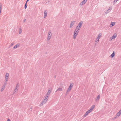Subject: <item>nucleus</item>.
<instances>
[{
	"label": "nucleus",
	"mask_w": 121,
	"mask_h": 121,
	"mask_svg": "<svg viewBox=\"0 0 121 121\" xmlns=\"http://www.w3.org/2000/svg\"><path fill=\"white\" fill-rule=\"evenodd\" d=\"M9 74L8 73H6L5 75V80L7 81L8 78Z\"/></svg>",
	"instance_id": "39448f33"
},
{
	"label": "nucleus",
	"mask_w": 121,
	"mask_h": 121,
	"mask_svg": "<svg viewBox=\"0 0 121 121\" xmlns=\"http://www.w3.org/2000/svg\"><path fill=\"white\" fill-rule=\"evenodd\" d=\"M7 121H11V120L9 119L8 118Z\"/></svg>",
	"instance_id": "2f4dec72"
},
{
	"label": "nucleus",
	"mask_w": 121,
	"mask_h": 121,
	"mask_svg": "<svg viewBox=\"0 0 121 121\" xmlns=\"http://www.w3.org/2000/svg\"><path fill=\"white\" fill-rule=\"evenodd\" d=\"M51 91H51V90L49 89L48 91L47 94V96H48L50 94Z\"/></svg>",
	"instance_id": "9b49d317"
},
{
	"label": "nucleus",
	"mask_w": 121,
	"mask_h": 121,
	"mask_svg": "<svg viewBox=\"0 0 121 121\" xmlns=\"http://www.w3.org/2000/svg\"><path fill=\"white\" fill-rule=\"evenodd\" d=\"M71 88H72L70 87H69L67 91L66 94H67L68 92H69L70 91Z\"/></svg>",
	"instance_id": "ddd939ff"
},
{
	"label": "nucleus",
	"mask_w": 121,
	"mask_h": 121,
	"mask_svg": "<svg viewBox=\"0 0 121 121\" xmlns=\"http://www.w3.org/2000/svg\"><path fill=\"white\" fill-rule=\"evenodd\" d=\"M52 35V34L51 32H49L48 33V36H51Z\"/></svg>",
	"instance_id": "6ab92c4d"
},
{
	"label": "nucleus",
	"mask_w": 121,
	"mask_h": 121,
	"mask_svg": "<svg viewBox=\"0 0 121 121\" xmlns=\"http://www.w3.org/2000/svg\"><path fill=\"white\" fill-rule=\"evenodd\" d=\"M117 116H119L120 115V114L118 112L116 114Z\"/></svg>",
	"instance_id": "7c9ffc66"
},
{
	"label": "nucleus",
	"mask_w": 121,
	"mask_h": 121,
	"mask_svg": "<svg viewBox=\"0 0 121 121\" xmlns=\"http://www.w3.org/2000/svg\"><path fill=\"white\" fill-rule=\"evenodd\" d=\"M19 84L18 83H17L16 85V87L15 88H16L18 89V87L19 86Z\"/></svg>",
	"instance_id": "aec40b11"
},
{
	"label": "nucleus",
	"mask_w": 121,
	"mask_h": 121,
	"mask_svg": "<svg viewBox=\"0 0 121 121\" xmlns=\"http://www.w3.org/2000/svg\"><path fill=\"white\" fill-rule=\"evenodd\" d=\"M22 31L21 30V28H20L19 30V33L21 34V33Z\"/></svg>",
	"instance_id": "c85d7f7f"
},
{
	"label": "nucleus",
	"mask_w": 121,
	"mask_h": 121,
	"mask_svg": "<svg viewBox=\"0 0 121 121\" xmlns=\"http://www.w3.org/2000/svg\"><path fill=\"white\" fill-rule=\"evenodd\" d=\"M18 90V89L17 88H15V89L14 90V91H13L14 93L16 91H17Z\"/></svg>",
	"instance_id": "412c9836"
},
{
	"label": "nucleus",
	"mask_w": 121,
	"mask_h": 121,
	"mask_svg": "<svg viewBox=\"0 0 121 121\" xmlns=\"http://www.w3.org/2000/svg\"><path fill=\"white\" fill-rule=\"evenodd\" d=\"M14 43L13 42L11 44V46H13L14 44Z\"/></svg>",
	"instance_id": "473e14b6"
},
{
	"label": "nucleus",
	"mask_w": 121,
	"mask_h": 121,
	"mask_svg": "<svg viewBox=\"0 0 121 121\" xmlns=\"http://www.w3.org/2000/svg\"><path fill=\"white\" fill-rule=\"evenodd\" d=\"M29 110L30 111H32V109L31 108H30L29 109Z\"/></svg>",
	"instance_id": "e433bc0d"
},
{
	"label": "nucleus",
	"mask_w": 121,
	"mask_h": 121,
	"mask_svg": "<svg viewBox=\"0 0 121 121\" xmlns=\"http://www.w3.org/2000/svg\"><path fill=\"white\" fill-rule=\"evenodd\" d=\"M7 81H6V80L4 82V84L2 86V87H3L5 88V86L7 84Z\"/></svg>",
	"instance_id": "2eb2a0df"
},
{
	"label": "nucleus",
	"mask_w": 121,
	"mask_h": 121,
	"mask_svg": "<svg viewBox=\"0 0 121 121\" xmlns=\"http://www.w3.org/2000/svg\"><path fill=\"white\" fill-rule=\"evenodd\" d=\"M29 0H27L26 2H27L29 1Z\"/></svg>",
	"instance_id": "58836bf2"
},
{
	"label": "nucleus",
	"mask_w": 121,
	"mask_h": 121,
	"mask_svg": "<svg viewBox=\"0 0 121 121\" xmlns=\"http://www.w3.org/2000/svg\"><path fill=\"white\" fill-rule=\"evenodd\" d=\"M118 116H117V115H116V117H115L114 118H117Z\"/></svg>",
	"instance_id": "72a5a7b5"
},
{
	"label": "nucleus",
	"mask_w": 121,
	"mask_h": 121,
	"mask_svg": "<svg viewBox=\"0 0 121 121\" xmlns=\"http://www.w3.org/2000/svg\"><path fill=\"white\" fill-rule=\"evenodd\" d=\"M47 10H46L44 12V18L46 17L47 15Z\"/></svg>",
	"instance_id": "6e6552de"
},
{
	"label": "nucleus",
	"mask_w": 121,
	"mask_h": 121,
	"mask_svg": "<svg viewBox=\"0 0 121 121\" xmlns=\"http://www.w3.org/2000/svg\"><path fill=\"white\" fill-rule=\"evenodd\" d=\"M115 52H114V51H113V53L110 56V57H111V58H112L113 57H114L115 55Z\"/></svg>",
	"instance_id": "0eeeda50"
},
{
	"label": "nucleus",
	"mask_w": 121,
	"mask_h": 121,
	"mask_svg": "<svg viewBox=\"0 0 121 121\" xmlns=\"http://www.w3.org/2000/svg\"><path fill=\"white\" fill-rule=\"evenodd\" d=\"M27 2H26V3L25 4V6H24V8L25 9H26L27 8Z\"/></svg>",
	"instance_id": "4be33fe9"
},
{
	"label": "nucleus",
	"mask_w": 121,
	"mask_h": 121,
	"mask_svg": "<svg viewBox=\"0 0 121 121\" xmlns=\"http://www.w3.org/2000/svg\"><path fill=\"white\" fill-rule=\"evenodd\" d=\"M73 83H70V86H69V87H70L72 88L73 86Z\"/></svg>",
	"instance_id": "a211bd4d"
},
{
	"label": "nucleus",
	"mask_w": 121,
	"mask_h": 121,
	"mask_svg": "<svg viewBox=\"0 0 121 121\" xmlns=\"http://www.w3.org/2000/svg\"><path fill=\"white\" fill-rule=\"evenodd\" d=\"M19 46V44H17L16 45L14 46L13 48V49H15L17 47H18Z\"/></svg>",
	"instance_id": "9d476101"
},
{
	"label": "nucleus",
	"mask_w": 121,
	"mask_h": 121,
	"mask_svg": "<svg viewBox=\"0 0 121 121\" xmlns=\"http://www.w3.org/2000/svg\"><path fill=\"white\" fill-rule=\"evenodd\" d=\"M117 36V34L116 33H114L113 35L110 38V39L111 40H112L115 39Z\"/></svg>",
	"instance_id": "20e7f679"
},
{
	"label": "nucleus",
	"mask_w": 121,
	"mask_h": 121,
	"mask_svg": "<svg viewBox=\"0 0 121 121\" xmlns=\"http://www.w3.org/2000/svg\"><path fill=\"white\" fill-rule=\"evenodd\" d=\"M110 8L109 7L108 9L106 11L105 13H106V14H107L110 11L109 10H110Z\"/></svg>",
	"instance_id": "f3484780"
},
{
	"label": "nucleus",
	"mask_w": 121,
	"mask_h": 121,
	"mask_svg": "<svg viewBox=\"0 0 121 121\" xmlns=\"http://www.w3.org/2000/svg\"><path fill=\"white\" fill-rule=\"evenodd\" d=\"M89 114L87 113V112H86L85 114L84 115V116L85 117L87 115Z\"/></svg>",
	"instance_id": "b1692460"
},
{
	"label": "nucleus",
	"mask_w": 121,
	"mask_h": 121,
	"mask_svg": "<svg viewBox=\"0 0 121 121\" xmlns=\"http://www.w3.org/2000/svg\"><path fill=\"white\" fill-rule=\"evenodd\" d=\"M84 4L82 2H81L80 3V5L81 6L83 5Z\"/></svg>",
	"instance_id": "cd10ccee"
},
{
	"label": "nucleus",
	"mask_w": 121,
	"mask_h": 121,
	"mask_svg": "<svg viewBox=\"0 0 121 121\" xmlns=\"http://www.w3.org/2000/svg\"><path fill=\"white\" fill-rule=\"evenodd\" d=\"M48 98V96H47L45 97L44 99L43 100L41 103L40 104V106H42L43 104H45L47 101Z\"/></svg>",
	"instance_id": "f03ea898"
},
{
	"label": "nucleus",
	"mask_w": 121,
	"mask_h": 121,
	"mask_svg": "<svg viewBox=\"0 0 121 121\" xmlns=\"http://www.w3.org/2000/svg\"><path fill=\"white\" fill-rule=\"evenodd\" d=\"M115 23V22H112L110 24V26L111 27H112L114 25Z\"/></svg>",
	"instance_id": "4468645a"
},
{
	"label": "nucleus",
	"mask_w": 121,
	"mask_h": 121,
	"mask_svg": "<svg viewBox=\"0 0 121 121\" xmlns=\"http://www.w3.org/2000/svg\"><path fill=\"white\" fill-rule=\"evenodd\" d=\"M86 112H87L88 114H89L91 112L89 110L88 111H87Z\"/></svg>",
	"instance_id": "c756f323"
},
{
	"label": "nucleus",
	"mask_w": 121,
	"mask_h": 121,
	"mask_svg": "<svg viewBox=\"0 0 121 121\" xmlns=\"http://www.w3.org/2000/svg\"><path fill=\"white\" fill-rule=\"evenodd\" d=\"M87 0H84L82 2L83 3L85 4L87 1Z\"/></svg>",
	"instance_id": "5701e85b"
},
{
	"label": "nucleus",
	"mask_w": 121,
	"mask_h": 121,
	"mask_svg": "<svg viewBox=\"0 0 121 121\" xmlns=\"http://www.w3.org/2000/svg\"><path fill=\"white\" fill-rule=\"evenodd\" d=\"M51 37V36H48V37H48L49 38H50Z\"/></svg>",
	"instance_id": "4c0bfd02"
},
{
	"label": "nucleus",
	"mask_w": 121,
	"mask_h": 121,
	"mask_svg": "<svg viewBox=\"0 0 121 121\" xmlns=\"http://www.w3.org/2000/svg\"><path fill=\"white\" fill-rule=\"evenodd\" d=\"M95 107V105H92L91 107V108L89 109V110L91 112L94 109V108Z\"/></svg>",
	"instance_id": "f8f14e48"
},
{
	"label": "nucleus",
	"mask_w": 121,
	"mask_h": 121,
	"mask_svg": "<svg viewBox=\"0 0 121 121\" xmlns=\"http://www.w3.org/2000/svg\"><path fill=\"white\" fill-rule=\"evenodd\" d=\"M75 22V21H73L71 22V23L70 24V28H71L73 25L74 24V23Z\"/></svg>",
	"instance_id": "423d86ee"
},
{
	"label": "nucleus",
	"mask_w": 121,
	"mask_h": 121,
	"mask_svg": "<svg viewBox=\"0 0 121 121\" xmlns=\"http://www.w3.org/2000/svg\"><path fill=\"white\" fill-rule=\"evenodd\" d=\"M56 77V75H55L54 76V78H55Z\"/></svg>",
	"instance_id": "a19ab883"
},
{
	"label": "nucleus",
	"mask_w": 121,
	"mask_h": 121,
	"mask_svg": "<svg viewBox=\"0 0 121 121\" xmlns=\"http://www.w3.org/2000/svg\"><path fill=\"white\" fill-rule=\"evenodd\" d=\"M26 19H24L23 21V22H25V21H26Z\"/></svg>",
	"instance_id": "f704fd0d"
},
{
	"label": "nucleus",
	"mask_w": 121,
	"mask_h": 121,
	"mask_svg": "<svg viewBox=\"0 0 121 121\" xmlns=\"http://www.w3.org/2000/svg\"><path fill=\"white\" fill-rule=\"evenodd\" d=\"M33 107L32 106L31 107V108L32 109V108H33Z\"/></svg>",
	"instance_id": "ea45409f"
},
{
	"label": "nucleus",
	"mask_w": 121,
	"mask_h": 121,
	"mask_svg": "<svg viewBox=\"0 0 121 121\" xmlns=\"http://www.w3.org/2000/svg\"><path fill=\"white\" fill-rule=\"evenodd\" d=\"M119 0H114L113 1V3L115 4L117 1Z\"/></svg>",
	"instance_id": "a878e982"
},
{
	"label": "nucleus",
	"mask_w": 121,
	"mask_h": 121,
	"mask_svg": "<svg viewBox=\"0 0 121 121\" xmlns=\"http://www.w3.org/2000/svg\"><path fill=\"white\" fill-rule=\"evenodd\" d=\"M84 4L82 2H81L80 3V5L81 6L83 5Z\"/></svg>",
	"instance_id": "bb28decb"
},
{
	"label": "nucleus",
	"mask_w": 121,
	"mask_h": 121,
	"mask_svg": "<svg viewBox=\"0 0 121 121\" xmlns=\"http://www.w3.org/2000/svg\"><path fill=\"white\" fill-rule=\"evenodd\" d=\"M101 35V34L100 33L99 34L98 36L97 37V38H96V40L95 42H96V43H98V42L99 41V39L100 38V37Z\"/></svg>",
	"instance_id": "7ed1b4c3"
},
{
	"label": "nucleus",
	"mask_w": 121,
	"mask_h": 121,
	"mask_svg": "<svg viewBox=\"0 0 121 121\" xmlns=\"http://www.w3.org/2000/svg\"><path fill=\"white\" fill-rule=\"evenodd\" d=\"M62 88H59L56 91H61L62 90Z\"/></svg>",
	"instance_id": "dca6fc26"
},
{
	"label": "nucleus",
	"mask_w": 121,
	"mask_h": 121,
	"mask_svg": "<svg viewBox=\"0 0 121 121\" xmlns=\"http://www.w3.org/2000/svg\"><path fill=\"white\" fill-rule=\"evenodd\" d=\"M50 38H48V37H47V40H50Z\"/></svg>",
	"instance_id": "c9c22d12"
},
{
	"label": "nucleus",
	"mask_w": 121,
	"mask_h": 121,
	"mask_svg": "<svg viewBox=\"0 0 121 121\" xmlns=\"http://www.w3.org/2000/svg\"><path fill=\"white\" fill-rule=\"evenodd\" d=\"M83 23V21H80L76 27L74 32V34L73 35L74 39H75L76 38L77 35L79 31L80 30L81 27V26L82 25Z\"/></svg>",
	"instance_id": "f257e3e1"
},
{
	"label": "nucleus",
	"mask_w": 121,
	"mask_h": 121,
	"mask_svg": "<svg viewBox=\"0 0 121 121\" xmlns=\"http://www.w3.org/2000/svg\"><path fill=\"white\" fill-rule=\"evenodd\" d=\"M100 94H99L97 96V97L96 99V101H99V99H100Z\"/></svg>",
	"instance_id": "1a4fd4ad"
},
{
	"label": "nucleus",
	"mask_w": 121,
	"mask_h": 121,
	"mask_svg": "<svg viewBox=\"0 0 121 121\" xmlns=\"http://www.w3.org/2000/svg\"><path fill=\"white\" fill-rule=\"evenodd\" d=\"M4 88H5L3 87H2V88L1 89V92H2L4 90Z\"/></svg>",
	"instance_id": "393cba45"
}]
</instances>
